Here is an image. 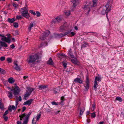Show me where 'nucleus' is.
<instances>
[{
	"mask_svg": "<svg viewBox=\"0 0 124 124\" xmlns=\"http://www.w3.org/2000/svg\"><path fill=\"white\" fill-rule=\"evenodd\" d=\"M71 1L73 3L72 6L73 9H74L80 2L79 0H71Z\"/></svg>",
	"mask_w": 124,
	"mask_h": 124,
	"instance_id": "9",
	"label": "nucleus"
},
{
	"mask_svg": "<svg viewBox=\"0 0 124 124\" xmlns=\"http://www.w3.org/2000/svg\"><path fill=\"white\" fill-rule=\"evenodd\" d=\"M74 82L77 83H78L80 84H81L83 82V80H81V78H77L75 79L74 80Z\"/></svg>",
	"mask_w": 124,
	"mask_h": 124,
	"instance_id": "16",
	"label": "nucleus"
},
{
	"mask_svg": "<svg viewBox=\"0 0 124 124\" xmlns=\"http://www.w3.org/2000/svg\"><path fill=\"white\" fill-rule=\"evenodd\" d=\"M90 85L89 80L88 78L87 77H86V81L85 83L84 84V86L85 89L86 90L89 89Z\"/></svg>",
	"mask_w": 124,
	"mask_h": 124,
	"instance_id": "7",
	"label": "nucleus"
},
{
	"mask_svg": "<svg viewBox=\"0 0 124 124\" xmlns=\"http://www.w3.org/2000/svg\"><path fill=\"white\" fill-rule=\"evenodd\" d=\"M17 124H21V122L20 121H18L17 122Z\"/></svg>",
	"mask_w": 124,
	"mask_h": 124,
	"instance_id": "59",
	"label": "nucleus"
},
{
	"mask_svg": "<svg viewBox=\"0 0 124 124\" xmlns=\"http://www.w3.org/2000/svg\"><path fill=\"white\" fill-rule=\"evenodd\" d=\"M104 122H100L99 124H103Z\"/></svg>",
	"mask_w": 124,
	"mask_h": 124,
	"instance_id": "61",
	"label": "nucleus"
},
{
	"mask_svg": "<svg viewBox=\"0 0 124 124\" xmlns=\"http://www.w3.org/2000/svg\"><path fill=\"white\" fill-rule=\"evenodd\" d=\"M8 113V110H6L5 112L4 113L3 115V116H6V115H7Z\"/></svg>",
	"mask_w": 124,
	"mask_h": 124,
	"instance_id": "52",
	"label": "nucleus"
},
{
	"mask_svg": "<svg viewBox=\"0 0 124 124\" xmlns=\"http://www.w3.org/2000/svg\"><path fill=\"white\" fill-rule=\"evenodd\" d=\"M15 46H14L13 44H12V45L10 46V47L11 48L13 49L15 47Z\"/></svg>",
	"mask_w": 124,
	"mask_h": 124,
	"instance_id": "54",
	"label": "nucleus"
},
{
	"mask_svg": "<svg viewBox=\"0 0 124 124\" xmlns=\"http://www.w3.org/2000/svg\"><path fill=\"white\" fill-rule=\"evenodd\" d=\"M75 29L76 30H78V28L77 26H75L74 27Z\"/></svg>",
	"mask_w": 124,
	"mask_h": 124,
	"instance_id": "63",
	"label": "nucleus"
},
{
	"mask_svg": "<svg viewBox=\"0 0 124 124\" xmlns=\"http://www.w3.org/2000/svg\"><path fill=\"white\" fill-rule=\"evenodd\" d=\"M22 17L21 16H17L16 17V19H17L19 20L21 19Z\"/></svg>",
	"mask_w": 124,
	"mask_h": 124,
	"instance_id": "40",
	"label": "nucleus"
},
{
	"mask_svg": "<svg viewBox=\"0 0 124 124\" xmlns=\"http://www.w3.org/2000/svg\"><path fill=\"white\" fill-rule=\"evenodd\" d=\"M33 99H31L28 100L24 102L23 104L24 105H27L28 106H30L31 103L33 101Z\"/></svg>",
	"mask_w": 124,
	"mask_h": 124,
	"instance_id": "13",
	"label": "nucleus"
},
{
	"mask_svg": "<svg viewBox=\"0 0 124 124\" xmlns=\"http://www.w3.org/2000/svg\"><path fill=\"white\" fill-rule=\"evenodd\" d=\"M26 108L25 107H23V112L26 109Z\"/></svg>",
	"mask_w": 124,
	"mask_h": 124,
	"instance_id": "57",
	"label": "nucleus"
},
{
	"mask_svg": "<svg viewBox=\"0 0 124 124\" xmlns=\"http://www.w3.org/2000/svg\"><path fill=\"white\" fill-rule=\"evenodd\" d=\"M69 54L70 56V57L72 58H73L74 57V55H73L72 53H71L70 52V53H69Z\"/></svg>",
	"mask_w": 124,
	"mask_h": 124,
	"instance_id": "45",
	"label": "nucleus"
},
{
	"mask_svg": "<svg viewBox=\"0 0 124 124\" xmlns=\"http://www.w3.org/2000/svg\"><path fill=\"white\" fill-rule=\"evenodd\" d=\"M8 22L10 23H13L15 21V20L14 18H12V19L8 18Z\"/></svg>",
	"mask_w": 124,
	"mask_h": 124,
	"instance_id": "22",
	"label": "nucleus"
},
{
	"mask_svg": "<svg viewBox=\"0 0 124 124\" xmlns=\"http://www.w3.org/2000/svg\"><path fill=\"white\" fill-rule=\"evenodd\" d=\"M108 5H106L103 7V9L101 11L102 14L104 15L106 13H107L108 11H110V9L108 8Z\"/></svg>",
	"mask_w": 124,
	"mask_h": 124,
	"instance_id": "10",
	"label": "nucleus"
},
{
	"mask_svg": "<svg viewBox=\"0 0 124 124\" xmlns=\"http://www.w3.org/2000/svg\"><path fill=\"white\" fill-rule=\"evenodd\" d=\"M3 108V104L1 103V100H0V108L2 109Z\"/></svg>",
	"mask_w": 124,
	"mask_h": 124,
	"instance_id": "38",
	"label": "nucleus"
},
{
	"mask_svg": "<svg viewBox=\"0 0 124 124\" xmlns=\"http://www.w3.org/2000/svg\"><path fill=\"white\" fill-rule=\"evenodd\" d=\"M10 90L13 92V94L15 96L17 97L18 95L19 94L20 90L16 84H15L12 87Z\"/></svg>",
	"mask_w": 124,
	"mask_h": 124,
	"instance_id": "2",
	"label": "nucleus"
},
{
	"mask_svg": "<svg viewBox=\"0 0 124 124\" xmlns=\"http://www.w3.org/2000/svg\"><path fill=\"white\" fill-rule=\"evenodd\" d=\"M33 91V90L32 88L27 87L26 92L24 95V99L25 100L26 97L30 96Z\"/></svg>",
	"mask_w": 124,
	"mask_h": 124,
	"instance_id": "4",
	"label": "nucleus"
},
{
	"mask_svg": "<svg viewBox=\"0 0 124 124\" xmlns=\"http://www.w3.org/2000/svg\"><path fill=\"white\" fill-rule=\"evenodd\" d=\"M28 116H27L26 117V119H23L24 120L23 122V124H27L28 122Z\"/></svg>",
	"mask_w": 124,
	"mask_h": 124,
	"instance_id": "28",
	"label": "nucleus"
},
{
	"mask_svg": "<svg viewBox=\"0 0 124 124\" xmlns=\"http://www.w3.org/2000/svg\"><path fill=\"white\" fill-rule=\"evenodd\" d=\"M87 114H89L90 112L89 111H87Z\"/></svg>",
	"mask_w": 124,
	"mask_h": 124,
	"instance_id": "62",
	"label": "nucleus"
},
{
	"mask_svg": "<svg viewBox=\"0 0 124 124\" xmlns=\"http://www.w3.org/2000/svg\"><path fill=\"white\" fill-rule=\"evenodd\" d=\"M7 60L8 63H11L12 61L11 59L9 58H7Z\"/></svg>",
	"mask_w": 124,
	"mask_h": 124,
	"instance_id": "35",
	"label": "nucleus"
},
{
	"mask_svg": "<svg viewBox=\"0 0 124 124\" xmlns=\"http://www.w3.org/2000/svg\"><path fill=\"white\" fill-rule=\"evenodd\" d=\"M5 58L4 56L1 57L0 58V60L1 61H3L5 59Z\"/></svg>",
	"mask_w": 124,
	"mask_h": 124,
	"instance_id": "47",
	"label": "nucleus"
},
{
	"mask_svg": "<svg viewBox=\"0 0 124 124\" xmlns=\"http://www.w3.org/2000/svg\"><path fill=\"white\" fill-rule=\"evenodd\" d=\"M97 0H93V6L95 7L97 5Z\"/></svg>",
	"mask_w": 124,
	"mask_h": 124,
	"instance_id": "32",
	"label": "nucleus"
},
{
	"mask_svg": "<svg viewBox=\"0 0 124 124\" xmlns=\"http://www.w3.org/2000/svg\"><path fill=\"white\" fill-rule=\"evenodd\" d=\"M39 59V57L37 54L31 55L30 56L28 62L29 63H34L35 62H38Z\"/></svg>",
	"mask_w": 124,
	"mask_h": 124,
	"instance_id": "3",
	"label": "nucleus"
},
{
	"mask_svg": "<svg viewBox=\"0 0 124 124\" xmlns=\"http://www.w3.org/2000/svg\"><path fill=\"white\" fill-rule=\"evenodd\" d=\"M95 103H94L91 106V110L92 111H93L94 110V107H95Z\"/></svg>",
	"mask_w": 124,
	"mask_h": 124,
	"instance_id": "25",
	"label": "nucleus"
},
{
	"mask_svg": "<svg viewBox=\"0 0 124 124\" xmlns=\"http://www.w3.org/2000/svg\"><path fill=\"white\" fill-rule=\"evenodd\" d=\"M75 34V33L73 32H71L70 34L71 36H73Z\"/></svg>",
	"mask_w": 124,
	"mask_h": 124,
	"instance_id": "48",
	"label": "nucleus"
},
{
	"mask_svg": "<svg viewBox=\"0 0 124 124\" xmlns=\"http://www.w3.org/2000/svg\"><path fill=\"white\" fill-rule=\"evenodd\" d=\"M84 110L83 109H80V115H81L83 113Z\"/></svg>",
	"mask_w": 124,
	"mask_h": 124,
	"instance_id": "41",
	"label": "nucleus"
},
{
	"mask_svg": "<svg viewBox=\"0 0 124 124\" xmlns=\"http://www.w3.org/2000/svg\"><path fill=\"white\" fill-rule=\"evenodd\" d=\"M47 45V43L46 42H45V43H42L40 45L39 47H43V46H46Z\"/></svg>",
	"mask_w": 124,
	"mask_h": 124,
	"instance_id": "31",
	"label": "nucleus"
},
{
	"mask_svg": "<svg viewBox=\"0 0 124 124\" xmlns=\"http://www.w3.org/2000/svg\"><path fill=\"white\" fill-rule=\"evenodd\" d=\"M28 78L27 76H23V78L25 80Z\"/></svg>",
	"mask_w": 124,
	"mask_h": 124,
	"instance_id": "58",
	"label": "nucleus"
},
{
	"mask_svg": "<svg viewBox=\"0 0 124 124\" xmlns=\"http://www.w3.org/2000/svg\"><path fill=\"white\" fill-rule=\"evenodd\" d=\"M20 12L22 16L27 19H28L30 17V15L28 13V8L27 6L21 8Z\"/></svg>",
	"mask_w": 124,
	"mask_h": 124,
	"instance_id": "1",
	"label": "nucleus"
},
{
	"mask_svg": "<svg viewBox=\"0 0 124 124\" xmlns=\"http://www.w3.org/2000/svg\"><path fill=\"white\" fill-rule=\"evenodd\" d=\"M50 33V32L48 31H46L42 34L41 35L40 39L42 40H44L46 38V37Z\"/></svg>",
	"mask_w": 124,
	"mask_h": 124,
	"instance_id": "8",
	"label": "nucleus"
},
{
	"mask_svg": "<svg viewBox=\"0 0 124 124\" xmlns=\"http://www.w3.org/2000/svg\"><path fill=\"white\" fill-rule=\"evenodd\" d=\"M0 73L1 74H4L6 72L3 69H2Z\"/></svg>",
	"mask_w": 124,
	"mask_h": 124,
	"instance_id": "46",
	"label": "nucleus"
},
{
	"mask_svg": "<svg viewBox=\"0 0 124 124\" xmlns=\"http://www.w3.org/2000/svg\"><path fill=\"white\" fill-rule=\"evenodd\" d=\"M6 93L7 94L9 98L11 99L12 97V94L11 92H10L7 91Z\"/></svg>",
	"mask_w": 124,
	"mask_h": 124,
	"instance_id": "18",
	"label": "nucleus"
},
{
	"mask_svg": "<svg viewBox=\"0 0 124 124\" xmlns=\"http://www.w3.org/2000/svg\"><path fill=\"white\" fill-rule=\"evenodd\" d=\"M14 26V27L17 28L18 27V23H13Z\"/></svg>",
	"mask_w": 124,
	"mask_h": 124,
	"instance_id": "42",
	"label": "nucleus"
},
{
	"mask_svg": "<svg viewBox=\"0 0 124 124\" xmlns=\"http://www.w3.org/2000/svg\"><path fill=\"white\" fill-rule=\"evenodd\" d=\"M61 20V19L60 16H58L55 18V19L53 20L51 22V23L53 24H54L56 23V22H59Z\"/></svg>",
	"mask_w": 124,
	"mask_h": 124,
	"instance_id": "12",
	"label": "nucleus"
},
{
	"mask_svg": "<svg viewBox=\"0 0 124 124\" xmlns=\"http://www.w3.org/2000/svg\"><path fill=\"white\" fill-rule=\"evenodd\" d=\"M61 100L62 101H63L64 100V96H62L61 98Z\"/></svg>",
	"mask_w": 124,
	"mask_h": 124,
	"instance_id": "55",
	"label": "nucleus"
},
{
	"mask_svg": "<svg viewBox=\"0 0 124 124\" xmlns=\"http://www.w3.org/2000/svg\"><path fill=\"white\" fill-rule=\"evenodd\" d=\"M3 117L4 118V120L6 121L8 119V117L6 116H3Z\"/></svg>",
	"mask_w": 124,
	"mask_h": 124,
	"instance_id": "43",
	"label": "nucleus"
},
{
	"mask_svg": "<svg viewBox=\"0 0 124 124\" xmlns=\"http://www.w3.org/2000/svg\"><path fill=\"white\" fill-rule=\"evenodd\" d=\"M101 78L100 77H96L95 78L94 81H96V82H97V81L99 82L101 81Z\"/></svg>",
	"mask_w": 124,
	"mask_h": 124,
	"instance_id": "24",
	"label": "nucleus"
},
{
	"mask_svg": "<svg viewBox=\"0 0 124 124\" xmlns=\"http://www.w3.org/2000/svg\"><path fill=\"white\" fill-rule=\"evenodd\" d=\"M8 81L9 83L13 84L15 82V80L14 78L11 77L8 79Z\"/></svg>",
	"mask_w": 124,
	"mask_h": 124,
	"instance_id": "17",
	"label": "nucleus"
},
{
	"mask_svg": "<svg viewBox=\"0 0 124 124\" xmlns=\"http://www.w3.org/2000/svg\"><path fill=\"white\" fill-rule=\"evenodd\" d=\"M36 16L37 17H39L41 16V14L38 11H37L36 12Z\"/></svg>",
	"mask_w": 124,
	"mask_h": 124,
	"instance_id": "39",
	"label": "nucleus"
},
{
	"mask_svg": "<svg viewBox=\"0 0 124 124\" xmlns=\"http://www.w3.org/2000/svg\"><path fill=\"white\" fill-rule=\"evenodd\" d=\"M31 113L30 112L28 113V114H27L26 115H25V114H23L19 116V117H20V120H22L23 118H24L26 119V117H27V116H28V120L29 117L31 115Z\"/></svg>",
	"mask_w": 124,
	"mask_h": 124,
	"instance_id": "11",
	"label": "nucleus"
},
{
	"mask_svg": "<svg viewBox=\"0 0 124 124\" xmlns=\"http://www.w3.org/2000/svg\"><path fill=\"white\" fill-rule=\"evenodd\" d=\"M16 108H15V106L14 105L10 106H9L8 107V109L10 111H12V109L14 110Z\"/></svg>",
	"mask_w": 124,
	"mask_h": 124,
	"instance_id": "20",
	"label": "nucleus"
},
{
	"mask_svg": "<svg viewBox=\"0 0 124 124\" xmlns=\"http://www.w3.org/2000/svg\"><path fill=\"white\" fill-rule=\"evenodd\" d=\"M116 100L119 101L120 102H121L122 101V99L121 97H116Z\"/></svg>",
	"mask_w": 124,
	"mask_h": 124,
	"instance_id": "34",
	"label": "nucleus"
},
{
	"mask_svg": "<svg viewBox=\"0 0 124 124\" xmlns=\"http://www.w3.org/2000/svg\"><path fill=\"white\" fill-rule=\"evenodd\" d=\"M12 5L15 8H16L18 6V5H17L15 3H12Z\"/></svg>",
	"mask_w": 124,
	"mask_h": 124,
	"instance_id": "49",
	"label": "nucleus"
},
{
	"mask_svg": "<svg viewBox=\"0 0 124 124\" xmlns=\"http://www.w3.org/2000/svg\"><path fill=\"white\" fill-rule=\"evenodd\" d=\"M71 61L72 62L76 64L77 63L75 61V60L74 59L71 60Z\"/></svg>",
	"mask_w": 124,
	"mask_h": 124,
	"instance_id": "53",
	"label": "nucleus"
},
{
	"mask_svg": "<svg viewBox=\"0 0 124 124\" xmlns=\"http://www.w3.org/2000/svg\"><path fill=\"white\" fill-rule=\"evenodd\" d=\"M41 116V114H38L36 116V121H38L40 118V116Z\"/></svg>",
	"mask_w": 124,
	"mask_h": 124,
	"instance_id": "30",
	"label": "nucleus"
},
{
	"mask_svg": "<svg viewBox=\"0 0 124 124\" xmlns=\"http://www.w3.org/2000/svg\"><path fill=\"white\" fill-rule=\"evenodd\" d=\"M8 46L7 44L5 42L0 40V47H7Z\"/></svg>",
	"mask_w": 124,
	"mask_h": 124,
	"instance_id": "14",
	"label": "nucleus"
},
{
	"mask_svg": "<svg viewBox=\"0 0 124 124\" xmlns=\"http://www.w3.org/2000/svg\"><path fill=\"white\" fill-rule=\"evenodd\" d=\"M34 118H33V119L32 123V124H36V121L34 120Z\"/></svg>",
	"mask_w": 124,
	"mask_h": 124,
	"instance_id": "51",
	"label": "nucleus"
},
{
	"mask_svg": "<svg viewBox=\"0 0 124 124\" xmlns=\"http://www.w3.org/2000/svg\"><path fill=\"white\" fill-rule=\"evenodd\" d=\"M18 104V101H16V107Z\"/></svg>",
	"mask_w": 124,
	"mask_h": 124,
	"instance_id": "60",
	"label": "nucleus"
},
{
	"mask_svg": "<svg viewBox=\"0 0 124 124\" xmlns=\"http://www.w3.org/2000/svg\"><path fill=\"white\" fill-rule=\"evenodd\" d=\"M47 63L48 64L53 65L54 64V63L53 62L51 58H50L47 62Z\"/></svg>",
	"mask_w": 124,
	"mask_h": 124,
	"instance_id": "19",
	"label": "nucleus"
},
{
	"mask_svg": "<svg viewBox=\"0 0 124 124\" xmlns=\"http://www.w3.org/2000/svg\"><path fill=\"white\" fill-rule=\"evenodd\" d=\"M91 117H92L94 118L96 116V115L95 113H91Z\"/></svg>",
	"mask_w": 124,
	"mask_h": 124,
	"instance_id": "37",
	"label": "nucleus"
},
{
	"mask_svg": "<svg viewBox=\"0 0 124 124\" xmlns=\"http://www.w3.org/2000/svg\"><path fill=\"white\" fill-rule=\"evenodd\" d=\"M60 110L58 111L57 112H56V114H57L58 113H59L60 112Z\"/></svg>",
	"mask_w": 124,
	"mask_h": 124,
	"instance_id": "64",
	"label": "nucleus"
},
{
	"mask_svg": "<svg viewBox=\"0 0 124 124\" xmlns=\"http://www.w3.org/2000/svg\"><path fill=\"white\" fill-rule=\"evenodd\" d=\"M18 99H19V101H21L22 100V98H21V97L20 96H19V97H18Z\"/></svg>",
	"mask_w": 124,
	"mask_h": 124,
	"instance_id": "56",
	"label": "nucleus"
},
{
	"mask_svg": "<svg viewBox=\"0 0 124 124\" xmlns=\"http://www.w3.org/2000/svg\"><path fill=\"white\" fill-rule=\"evenodd\" d=\"M92 6L90 5V3H86L83 7L84 10L86 13H88L90 11V8H91Z\"/></svg>",
	"mask_w": 124,
	"mask_h": 124,
	"instance_id": "5",
	"label": "nucleus"
},
{
	"mask_svg": "<svg viewBox=\"0 0 124 124\" xmlns=\"http://www.w3.org/2000/svg\"><path fill=\"white\" fill-rule=\"evenodd\" d=\"M0 36L2 37L1 38V39L2 41H4L8 43H10L11 42V39L9 38L6 37L3 35H1L0 34Z\"/></svg>",
	"mask_w": 124,
	"mask_h": 124,
	"instance_id": "6",
	"label": "nucleus"
},
{
	"mask_svg": "<svg viewBox=\"0 0 124 124\" xmlns=\"http://www.w3.org/2000/svg\"><path fill=\"white\" fill-rule=\"evenodd\" d=\"M52 104L53 105H57L58 104L57 103L55 102H51Z\"/></svg>",
	"mask_w": 124,
	"mask_h": 124,
	"instance_id": "50",
	"label": "nucleus"
},
{
	"mask_svg": "<svg viewBox=\"0 0 124 124\" xmlns=\"http://www.w3.org/2000/svg\"><path fill=\"white\" fill-rule=\"evenodd\" d=\"M65 27L64 25L61 26L59 29L60 31H63L65 29Z\"/></svg>",
	"mask_w": 124,
	"mask_h": 124,
	"instance_id": "26",
	"label": "nucleus"
},
{
	"mask_svg": "<svg viewBox=\"0 0 124 124\" xmlns=\"http://www.w3.org/2000/svg\"><path fill=\"white\" fill-rule=\"evenodd\" d=\"M62 63L64 68H65L66 67L67 65L66 62L64 61L62 62Z\"/></svg>",
	"mask_w": 124,
	"mask_h": 124,
	"instance_id": "29",
	"label": "nucleus"
},
{
	"mask_svg": "<svg viewBox=\"0 0 124 124\" xmlns=\"http://www.w3.org/2000/svg\"><path fill=\"white\" fill-rule=\"evenodd\" d=\"M98 85L97 82L96 81H94V84L93 85V88L95 90H96L97 88V85Z\"/></svg>",
	"mask_w": 124,
	"mask_h": 124,
	"instance_id": "27",
	"label": "nucleus"
},
{
	"mask_svg": "<svg viewBox=\"0 0 124 124\" xmlns=\"http://www.w3.org/2000/svg\"><path fill=\"white\" fill-rule=\"evenodd\" d=\"M15 68L16 70H20V68L18 66H16Z\"/></svg>",
	"mask_w": 124,
	"mask_h": 124,
	"instance_id": "44",
	"label": "nucleus"
},
{
	"mask_svg": "<svg viewBox=\"0 0 124 124\" xmlns=\"http://www.w3.org/2000/svg\"><path fill=\"white\" fill-rule=\"evenodd\" d=\"M33 23H31L29 26L28 28V31H31V28L33 27Z\"/></svg>",
	"mask_w": 124,
	"mask_h": 124,
	"instance_id": "21",
	"label": "nucleus"
},
{
	"mask_svg": "<svg viewBox=\"0 0 124 124\" xmlns=\"http://www.w3.org/2000/svg\"><path fill=\"white\" fill-rule=\"evenodd\" d=\"M65 15L67 16H69L70 15V11H67L65 12Z\"/></svg>",
	"mask_w": 124,
	"mask_h": 124,
	"instance_id": "33",
	"label": "nucleus"
},
{
	"mask_svg": "<svg viewBox=\"0 0 124 124\" xmlns=\"http://www.w3.org/2000/svg\"><path fill=\"white\" fill-rule=\"evenodd\" d=\"M29 12L30 13L33 14L34 16L35 15H36L35 12L32 10H30L29 11Z\"/></svg>",
	"mask_w": 124,
	"mask_h": 124,
	"instance_id": "36",
	"label": "nucleus"
},
{
	"mask_svg": "<svg viewBox=\"0 0 124 124\" xmlns=\"http://www.w3.org/2000/svg\"><path fill=\"white\" fill-rule=\"evenodd\" d=\"M58 56L60 58H65L66 55L63 54L58 53L57 54Z\"/></svg>",
	"mask_w": 124,
	"mask_h": 124,
	"instance_id": "15",
	"label": "nucleus"
},
{
	"mask_svg": "<svg viewBox=\"0 0 124 124\" xmlns=\"http://www.w3.org/2000/svg\"><path fill=\"white\" fill-rule=\"evenodd\" d=\"M39 89L40 90H42L45 88H46L47 87V85H39Z\"/></svg>",
	"mask_w": 124,
	"mask_h": 124,
	"instance_id": "23",
	"label": "nucleus"
}]
</instances>
